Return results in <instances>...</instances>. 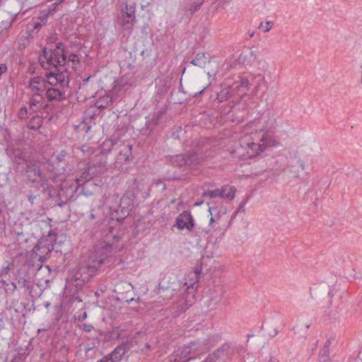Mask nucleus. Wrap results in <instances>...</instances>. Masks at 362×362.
Listing matches in <instances>:
<instances>
[{"label": "nucleus", "mask_w": 362, "mask_h": 362, "mask_svg": "<svg viewBox=\"0 0 362 362\" xmlns=\"http://www.w3.org/2000/svg\"><path fill=\"white\" fill-rule=\"evenodd\" d=\"M221 192L219 191V189H215L213 190H208L203 193V196L205 197H209L210 199H214L216 197H221Z\"/></svg>", "instance_id": "nucleus-32"}, {"label": "nucleus", "mask_w": 362, "mask_h": 362, "mask_svg": "<svg viewBox=\"0 0 362 362\" xmlns=\"http://www.w3.org/2000/svg\"><path fill=\"white\" fill-rule=\"evenodd\" d=\"M81 151L83 153L84 156H90L94 153V149L88 145L84 144L81 146Z\"/></svg>", "instance_id": "nucleus-35"}, {"label": "nucleus", "mask_w": 362, "mask_h": 362, "mask_svg": "<svg viewBox=\"0 0 362 362\" xmlns=\"http://www.w3.org/2000/svg\"><path fill=\"white\" fill-rule=\"evenodd\" d=\"M27 173H33L34 175H37L40 178V180L43 182H48L49 177L45 175L40 166L37 163H30L27 165Z\"/></svg>", "instance_id": "nucleus-17"}, {"label": "nucleus", "mask_w": 362, "mask_h": 362, "mask_svg": "<svg viewBox=\"0 0 362 362\" xmlns=\"http://www.w3.org/2000/svg\"><path fill=\"white\" fill-rule=\"evenodd\" d=\"M68 62H72L74 65L79 63V57L76 54H71L69 56Z\"/></svg>", "instance_id": "nucleus-41"}, {"label": "nucleus", "mask_w": 362, "mask_h": 362, "mask_svg": "<svg viewBox=\"0 0 362 362\" xmlns=\"http://www.w3.org/2000/svg\"><path fill=\"white\" fill-rule=\"evenodd\" d=\"M257 67L259 71L263 72L268 71L269 69V64L265 59H259L257 61Z\"/></svg>", "instance_id": "nucleus-33"}, {"label": "nucleus", "mask_w": 362, "mask_h": 362, "mask_svg": "<svg viewBox=\"0 0 362 362\" xmlns=\"http://www.w3.org/2000/svg\"><path fill=\"white\" fill-rule=\"evenodd\" d=\"M204 3V0H196L190 6H185V12L186 15H192L198 11Z\"/></svg>", "instance_id": "nucleus-25"}, {"label": "nucleus", "mask_w": 362, "mask_h": 362, "mask_svg": "<svg viewBox=\"0 0 362 362\" xmlns=\"http://www.w3.org/2000/svg\"><path fill=\"white\" fill-rule=\"evenodd\" d=\"M259 29L262 30L264 32H269L272 27L270 26V22L261 23L259 25Z\"/></svg>", "instance_id": "nucleus-40"}, {"label": "nucleus", "mask_w": 362, "mask_h": 362, "mask_svg": "<svg viewBox=\"0 0 362 362\" xmlns=\"http://www.w3.org/2000/svg\"><path fill=\"white\" fill-rule=\"evenodd\" d=\"M218 360H220L219 357H218L215 350L212 354H209L203 362H216Z\"/></svg>", "instance_id": "nucleus-39"}, {"label": "nucleus", "mask_w": 362, "mask_h": 362, "mask_svg": "<svg viewBox=\"0 0 362 362\" xmlns=\"http://www.w3.org/2000/svg\"><path fill=\"white\" fill-rule=\"evenodd\" d=\"M213 209L216 211V209H214L212 206H209V211L211 215H212V210ZM214 221H215V218L213 216H211V219H210V223H213Z\"/></svg>", "instance_id": "nucleus-47"}, {"label": "nucleus", "mask_w": 362, "mask_h": 362, "mask_svg": "<svg viewBox=\"0 0 362 362\" xmlns=\"http://www.w3.org/2000/svg\"><path fill=\"white\" fill-rule=\"evenodd\" d=\"M187 156V165H192L199 162L200 158L195 153H186Z\"/></svg>", "instance_id": "nucleus-30"}, {"label": "nucleus", "mask_w": 362, "mask_h": 362, "mask_svg": "<svg viewBox=\"0 0 362 362\" xmlns=\"http://www.w3.org/2000/svg\"><path fill=\"white\" fill-rule=\"evenodd\" d=\"M6 204L4 198L0 196V231L4 230L5 227V218L3 214V210L5 209Z\"/></svg>", "instance_id": "nucleus-29"}, {"label": "nucleus", "mask_w": 362, "mask_h": 362, "mask_svg": "<svg viewBox=\"0 0 362 362\" xmlns=\"http://www.w3.org/2000/svg\"><path fill=\"white\" fill-rule=\"evenodd\" d=\"M175 226L181 230L186 228L188 230H191L194 226V220L191 214L187 211H185L181 213L177 217L176 224Z\"/></svg>", "instance_id": "nucleus-9"}, {"label": "nucleus", "mask_w": 362, "mask_h": 362, "mask_svg": "<svg viewBox=\"0 0 362 362\" xmlns=\"http://www.w3.org/2000/svg\"><path fill=\"white\" fill-rule=\"evenodd\" d=\"M47 21V18L45 16H42L40 19V21H33L30 24V26L33 28V30H39L42 27V24H45Z\"/></svg>", "instance_id": "nucleus-34"}, {"label": "nucleus", "mask_w": 362, "mask_h": 362, "mask_svg": "<svg viewBox=\"0 0 362 362\" xmlns=\"http://www.w3.org/2000/svg\"><path fill=\"white\" fill-rule=\"evenodd\" d=\"M129 200L128 198L123 197L121 199L119 206L115 211L117 219H123L129 215L130 211L129 209Z\"/></svg>", "instance_id": "nucleus-15"}, {"label": "nucleus", "mask_w": 362, "mask_h": 362, "mask_svg": "<svg viewBox=\"0 0 362 362\" xmlns=\"http://www.w3.org/2000/svg\"><path fill=\"white\" fill-rule=\"evenodd\" d=\"M90 77L87 78L85 81H88V79H89Z\"/></svg>", "instance_id": "nucleus-62"}, {"label": "nucleus", "mask_w": 362, "mask_h": 362, "mask_svg": "<svg viewBox=\"0 0 362 362\" xmlns=\"http://www.w3.org/2000/svg\"><path fill=\"white\" fill-rule=\"evenodd\" d=\"M42 95L39 93H36L35 95L31 98L30 101V105L31 107L36 106L41 100H42Z\"/></svg>", "instance_id": "nucleus-37"}, {"label": "nucleus", "mask_w": 362, "mask_h": 362, "mask_svg": "<svg viewBox=\"0 0 362 362\" xmlns=\"http://www.w3.org/2000/svg\"><path fill=\"white\" fill-rule=\"evenodd\" d=\"M146 346V348H148V349H149V347H150V346H149V345H148V344H147Z\"/></svg>", "instance_id": "nucleus-63"}, {"label": "nucleus", "mask_w": 362, "mask_h": 362, "mask_svg": "<svg viewBox=\"0 0 362 362\" xmlns=\"http://www.w3.org/2000/svg\"><path fill=\"white\" fill-rule=\"evenodd\" d=\"M42 330H46V329H39L38 332H41Z\"/></svg>", "instance_id": "nucleus-61"}, {"label": "nucleus", "mask_w": 362, "mask_h": 362, "mask_svg": "<svg viewBox=\"0 0 362 362\" xmlns=\"http://www.w3.org/2000/svg\"><path fill=\"white\" fill-rule=\"evenodd\" d=\"M279 141L276 138L262 136L259 143L252 142L248 144L249 150L247 153H250L251 156H253L263 152L267 147H276L279 146Z\"/></svg>", "instance_id": "nucleus-5"}, {"label": "nucleus", "mask_w": 362, "mask_h": 362, "mask_svg": "<svg viewBox=\"0 0 362 362\" xmlns=\"http://www.w3.org/2000/svg\"><path fill=\"white\" fill-rule=\"evenodd\" d=\"M35 197H33L32 196L29 197V200L33 202V200Z\"/></svg>", "instance_id": "nucleus-57"}, {"label": "nucleus", "mask_w": 362, "mask_h": 362, "mask_svg": "<svg viewBox=\"0 0 362 362\" xmlns=\"http://www.w3.org/2000/svg\"><path fill=\"white\" fill-rule=\"evenodd\" d=\"M204 90H205V88H204L202 90H199V93H196V94L194 95V96H197V94H201V93H202L204 92Z\"/></svg>", "instance_id": "nucleus-54"}, {"label": "nucleus", "mask_w": 362, "mask_h": 362, "mask_svg": "<svg viewBox=\"0 0 362 362\" xmlns=\"http://www.w3.org/2000/svg\"><path fill=\"white\" fill-rule=\"evenodd\" d=\"M58 66H53L54 70L47 75L48 83L52 86L59 84L62 87H66L69 83V72L64 66L61 69Z\"/></svg>", "instance_id": "nucleus-4"}, {"label": "nucleus", "mask_w": 362, "mask_h": 362, "mask_svg": "<svg viewBox=\"0 0 362 362\" xmlns=\"http://www.w3.org/2000/svg\"><path fill=\"white\" fill-rule=\"evenodd\" d=\"M210 62V57L209 54L205 53H198L195 58L191 62V64L201 68H204Z\"/></svg>", "instance_id": "nucleus-20"}, {"label": "nucleus", "mask_w": 362, "mask_h": 362, "mask_svg": "<svg viewBox=\"0 0 362 362\" xmlns=\"http://www.w3.org/2000/svg\"><path fill=\"white\" fill-rule=\"evenodd\" d=\"M251 85L252 84L247 78H241L240 81L235 82L230 88L233 90H238L239 91H245L248 90Z\"/></svg>", "instance_id": "nucleus-21"}, {"label": "nucleus", "mask_w": 362, "mask_h": 362, "mask_svg": "<svg viewBox=\"0 0 362 362\" xmlns=\"http://www.w3.org/2000/svg\"><path fill=\"white\" fill-rule=\"evenodd\" d=\"M132 147L129 144H123L120 146L119 152L117 156V160L119 162L127 161L132 154Z\"/></svg>", "instance_id": "nucleus-18"}, {"label": "nucleus", "mask_w": 362, "mask_h": 362, "mask_svg": "<svg viewBox=\"0 0 362 362\" xmlns=\"http://www.w3.org/2000/svg\"><path fill=\"white\" fill-rule=\"evenodd\" d=\"M251 81L255 84L254 90L256 93H264L268 88V83L264 74H252Z\"/></svg>", "instance_id": "nucleus-11"}, {"label": "nucleus", "mask_w": 362, "mask_h": 362, "mask_svg": "<svg viewBox=\"0 0 362 362\" xmlns=\"http://www.w3.org/2000/svg\"><path fill=\"white\" fill-rule=\"evenodd\" d=\"M14 268L13 263H8L6 266H3L0 269V276L7 274L8 272Z\"/></svg>", "instance_id": "nucleus-36"}, {"label": "nucleus", "mask_w": 362, "mask_h": 362, "mask_svg": "<svg viewBox=\"0 0 362 362\" xmlns=\"http://www.w3.org/2000/svg\"><path fill=\"white\" fill-rule=\"evenodd\" d=\"M66 156V152L62 151L57 156V159L59 162H62L64 160L65 156Z\"/></svg>", "instance_id": "nucleus-44"}, {"label": "nucleus", "mask_w": 362, "mask_h": 362, "mask_svg": "<svg viewBox=\"0 0 362 362\" xmlns=\"http://www.w3.org/2000/svg\"><path fill=\"white\" fill-rule=\"evenodd\" d=\"M187 156L186 154L176 155L173 158V162L180 166L187 165Z\"/></svg>", "instance_id": "nucleus-31"}, {"label": "nucleus", "mask_w": 362, "mask_h": 362, "mask_svg": "<svg viewBox=\"0 0 362 362\" xmlns=\"http://www.w3.org/2000/svg\"><path fill=\"white\" fill-rule=\"evenodd\" d=\"M330 344H331V341H330L329 340H327V341L325 342V345H324L323 349H327V350H329V346H330Z\"/></svg>", "instance_id": "nucleus-48"}, {"label": "nucleus", "mask_w": 362, "mask_h": 362, "mask_svg": "<svg viewBox=\"0 0 362 362\" xmlns=\"http://www.w3.org/2000/svg\"><path fill=\"white\" fill-rule=\"evenodd\" d=\"M238 348L231 342L224 343L216 350V354L220 360L230 359L237 351Z\"/></svg>", "instance_id": "nucleus-10"}, {"label": "nucleus", "mask_w": 362, "mask_h": 362, "mask_svg": "<svg viewBox=\"0 0 362 362\" xmlns=\"http://www.w3.org/2000/svg\"><path fill=\"white\" fill-rule=\"evenodd\" d=\"M27 108L26 107H21L18 112V116L21 119H25L27 117Z\"/></svg>", "instance_id": "nucleus-42"}, {"label": "nucleus", "mask_w": 362, "mask_h": 362, "mask_svg": "<svg viewBox=\"0 0 362 362\" xmlns=\"http://www.w3.org/2000/svg\"><path fill=\"white\" fill-rule=\"evenodd\" d=\"M329 359V350L322 349L320 353V361L321 362H326Z\"/></svg>", "instance_id": "nucleus-38"}, {"label": "nucleus", "mask_w": 362, "mask_h": 362, "mask_svg": "<svg viewBox=\"0 0 362 362\" xmlns=\"http://www.w3.org/2000/svg\"><path fill=\"white\" fill-rule=\"evenodd\" d=\"M328 295L331 296H332V293H331L330 292H329V293H328Z\"/></svg>", "instance_id": "nucleus-64"}, {"label": "nucleus", "mask_w": 362, "mask_h": 362, "mask_svg": "<svg viewBox=\"0 0 362 362\" xmlns=\"http://www.w3.org/2000/svg\"><path fill=\"white\" fill-rule=\"evenodd\" d=\"M222 295L221 292L216 289L209 291V300L207 303V307L210 310H216L221 300Z\"/></svg>", "instance_id": "nucleus-16"}, {"label": "nucleus", "mask_w": 362, "mask_h": 362, "mask_svg": "<svg viewBox=\"0 0 362 362\" xmlns=\"http://www.w3.org/2000/svg\"><path fill=\"white\" fill-rule=\"evenodd\" d=\"M91 326L90 325H83V329L86 331V332H90L91 330L90 329Z\"/></svg>", "instance_id": "nucleus-49"}, {"label": "nucleus", "mask_w": 362, "mask_h": 362, "mask_svg": "<svg viewBox=\"0 0 362 362\" xmlns=\"http://www.w3.org/2000/svg\"><path fill=\"white\" fill-rule=\"evenodd\" d=\"M247 337H248V339H249L250 338L253 337V334H249Z\"/></svg>", "instance_id": "nucleus-60"}, {"label": "nucleus", "mask_w": 362, "mask_h": 362, "mask_svg": "<svg viewBox=\"0 0 362 362\" xmlns=\"http://www.w3.org/2000/svg\"><path fill=\"white\" fill-rule=\"evenodd\" d=\"M129 349V344H122L117 346L110 354L105 356L98 362H119Z\"/></svg>", "instance_id": "nucleus-8"}, {"label": "nucleus", "mask_w": 362, "mask_h": 362, "mask_svg": "<svg viewBox=\"0 0 362 362\" xmlns=\"http://www.w3.org/2000/svg\"><path fill=\"white\" fill-rule=\"evenodd\" d=\"M7 70V67L5 64H0V75L5 73Z\"/></svg>", "instance_id": "nucleus-46"}, {"label": "nucleus", "mask_w": 362, "mask_h": 362, "mask_svg": "<svg viewBox=\"0 0 362 362\" xmlns=\"http://www.w3.org/2000/svg\"><path fill=\"white\" fill-rule=\"evenodd\" d=\"M135 4L130 3L126 4L124 8L122 9V12L124 13L127 18L133 21L135 18Z\"/></svg>", "instance_id": "nucleus-26"}, {"label": "nucleus", "mask_w": 362, "mask_h": 362, "mask_svg": "<svg viewBox=\"0 0 362 362\" xmlns=\"http://www.w3.org/2000/svg\"><path fill=\"white\" fill-rule=\"evenodd\" d=\"M254 125L256 127L261 126L259 130L263 132L262 136H268L272 138H275L274 134L277 127V119L274 115L260 119L255 122Z\"/></svg>", "instance_id": "nucleus-6"}, {"label": "nucleus", "mask_w": 362, "mask_h": 362, "mask_svg": "<svg viewBox=\"0 0 362 362\" xmlns=\"http://www.w3.org/2000/svg\"><path fill=\"white\" fill-rule=\"evenodd\" d=\"M248 34H249V36L250 37H252L254 36V35H255V32L254 31H249Z\"/></svg>", "instance_id": "nucleus-53"}, {"label": "nucleus", "mask_w": 362, "mask_h": 362, "mask_svg": "<svg viewBox=\"0 0 362 362\" xmlns=\"http://www.w3.org/2000/svg\"><path fill=\"white\" fill-rule=\"evenodd\" d=\"M132 288L133 286L129 283L121 282L117 284L115 286V288L114 290V291L117 293V300L127 303L133 301L134 300V298H129L128 297L124 296V293H122L123 290L126 291L127 293L131 292Z\"/></svg>", "instance_id": "nucleus-12"}, {"label": "nucleus", "mask_w": 362, "mask_h": 362, "mask_svg": "<svg viewBox=\"0 0 362 362\" xmlns=\"http://www.w3.org/2000/svg\"><path fill=\"white\" fill-rule=\"evenodd\" d=\"M244 206H245V203H242L240 205V207H239V210H243L244 211Z\"/></svg>", "instance_id": "nucleus-52"}, {"label": "nucleus", "mask_w": 362, "mask_h": 362, "mask_svg": "<svg viewBox=\"0 0 362 362\" xmlns=\"http://www.w3.org/2000/svg\"><path fill=\"white\" fill-rule=\"evenodd\" d=\"M46 257L45 256H43L42 255H39V261L43 262L45 260Z\"/></svg>", "instance_id": "nucleus-50"}, {"label": "nucleus", "mask_w": 362, "mask_h": 362, "mask_svg": "<svg viewBox=\"0 0 362 362\" xmlns=\"http://www.w3.org/2000/svg\"><path fill=\"white\" fill-rule=\"evenodd\" d=\"M26 0H1L6 10H0V35L8 32Z\"/></svg>", "instance_id": "nucleus-2"}, {"label": "nucleus", "mask_w": 362, "mask_h": 362, "mask_svg": "<svg viewBox=\"0 0 362 362\" xmlns=\"http://www.w3.org/2000/svg\"><path fill=\"white\" fill-rule=\"evenodd\" d=\"M232 96V93L230 90L229 88H224L222 89L219 93L217 94V99L219 102H223L225 100H227Z\"/></svg>", "instance_id": "nucleus-28"}, {"label": "nucleus", "mask_w": 362, "mask_h": 362, "mask_svg": "<svg viewBox=\"0 0 362 362\" xmlns=\"http://www.w3.org/2000/svg\"><path fill=\"white\" fill-rule=\"evenodd\" d=\"M57 234L52 230L48 232L45 239L42 240L34 247V250H38L43 255H47L54 250V243L56 241Z\"/></svg>", "instance_id": "nucleus-7"}, {"label": "nucleus", "mask_w": 362, "mask_h": 362, "mask_svg": "<svg viewBox=\"0 0 362 362\" xmlns=\"http://www.w3.org/2000/svg\"><path fill=\"white\" fill-rule=\"evenodd\" d=\"M269 362H277L276 360L271 358Z\"/></svg>", "instance_id": "nucleus-58"}, {"label": "nucleus", "mask_w": 362, "mask_h": 362, "mask_svg": "<svg viewBox=\"0 0 362 362\" xmlns=\"http://www.w3.org/2000/svg\"><path fill=\"white\" fill-rule=\"evenodd\" d=\"M89 168H84L81 173V175L76 178V183L78 185H83L85 182L90 180L92 178V175L90 173Z\"/></svg>", "instance_id": "nucleus-27"}, {"label": "nucleus", "mask_w": 362, "mask_h": 362, "mask_svg": "<svg viewBox=\"0 0 362 362\" xmlns=\"http://www.w3.org/2000/svg\"><path fill=\"white\" fill-rule=\"evenodd\" d=\"M202 272V267L201 265L197 266L193 271L190 272L187 278L185 279V282L184 286L187 288L186 289H189L190 288H193L194 285L197 284L199 279V274Z\"/></svg>", "instance_id": "nucleus-13"}, {"label": "nucleus", "mask_w": 362, "mask_h": 362, "mask_svg": "<svg viewBox=\"0 0 362 362\" xmlns=\"http://www.w3.org/2000/svg\"><path fill=\"white\" fill-rule=\"evenodd\" d=\"M39 61L45 69H50L51 66L59 67L64 66L67 62L64 45L62 42L57 44L54 49L45 48L43 54L40 55Z\"/></svg>", "instance_id": "nucleus-3"}, {"label": "nucleus", "mask_w": 362, "mask_h": 362, "mask_svg": "<svg viewBox=\"0 0 362 362\" xmlns=\"http://www.w3.org/2000/svg\"><path fill=\"white\" fill-rule=\"evenodd\" d=\"M95 218V215L93 212L90 213V216H89V219L90 220H93Z\"/></svg>", "instance_id": "nucleus-51"}, {"label": "nucleus", "mask_w": 362, "mask_h": 362, "mask_svg": "<svg viewBox=\"0 0 362 362\" xmlns=\"http://www.w3.org/2000/svg\"><path fill=\"white\" fill-rule=\"evenodd\" d=\"M29 87L33 92L39 93L43 92L46 89V81L40 76H35L30 79Z\"/></svg>", "instance_id": "nucleus-14"}, {"label": "nucleus", "mask_w": 362, "mask_h": 362, "mask_svg": "<svg viewBox=\"0 0 362 362\" xmlns=\"http://www.w3.org/2000/svg\"><path fill=\"white\" fill-rule=\"evenodd\" d=\"M219 191L221 192V197L227 199L229 201H231L234 199L236 189L234 186L226 185L219 188Z\"/></svg>", "instance_id": "nucleus-19"}, {"label": "nucleus", "mask_w": 362, "mask_h": 362, "mask_svg": "<svg viewBox=\"0 0 362 362\" xmlns=\"http://www.w3.org/2000/svg\"><path fill=\"white\" fill-rule=\"evenodd\" d=\"M250 54H251L252 56H254V57H255V58L256 59V54H255V51H251V52H250Z\"/></svg>", "instance_id": "nucleus-56"}, {"label": "nucleus", "mask_w": 362, "mask_h": 362, "mask_svg": "<svg viewBox=\"0 0 362 362\" xmlns=\"http://www.w3.org/2000/svg\"><path fill=\"white\" fill-rule=\"evenodd\" d=\"M117 252L112 246L107 243H102L95 247L91 255L81 264L76 274V278L83 283L88 282L98 272L103 264L109 263L112 255Z\"/></svg>", "instance_id": "nucleus-1"}, {"label": "nucleus", "mask_w": 362, "mask_h": 362, "mask_svg": "<svg viewBox=\"0 0 362 362\" xmlns=\"http://www.w3.org/2000/svg\"><path fill=\"white\" fill-rule=\"evenodd\" d=\"M42 223L45 225V226H48L49 223H47V221H43Z\"/></svg>", "instance_id": "nucleus-59"}, {"label": "nucleus", "mask_w": 362, "mask_h": 362, "mask_svg": "<svg viewBox=\"0 0 362 362\" xmlns=\"http://www.w3.org/2000/svg\"><path fill=\"white\" fill-rule=\"evenodd\" d=\"M199 350V343L196 341L190 342L187 346H185L181 352V355L186 357L192 352Z\"/></svg>", "instance_id": "nucleus-23"}, {"label": "nucleus", "mask_w": 362, "mask_h": 362, "mask_svg": "<svg viewBox=\"0 0 362 362\" xmlns=\"http://www.w3.org/2000/svg\"><path fill=\"white\" fill-rule=\"evenodd\" d=\"M112 98L108 95H105L96 100L95 106L98 109H104L112 105Z\"/></svg>", "instance_id": "nucleus-22"}, {"label": "nucleus", "mask_w": 362, "mask_h": 362, "mask_svg": "<svg viewBox=\"0 0 362 362\" xmlns=\"http://www.w3.org/2000/svg\"><path fill=\"white\" fill-rule=\"evenodd\" d=\"M46 95L49 100H59L63 95V93L58 88H50L47 90Z\"/></svg>", "instance_id": "nucleus-24"}, {"label": "nucleus", "mask_w": 362, "mask_h": 362, "mask_svg": "<svg viewBox=\"0 0 362 362\" xmlns=\"http://www.w3.org/2000/svg\"><path fill=\"white\" fill-rule=\"evenodd\" d=\"M297 163L300 165L302 170H305V165L300 158H298Z\"/></svg>", "instance_id": "nucleus-45"}, {"label": "nucleus", "mask_w": 362, "mask_h": 362, "mask_svg": "<svg viewBox=\"0 0 362 362\" xmlns=\"http://www.w3.org/2000/svg\"><path fill=\"white\" fill-rule=\"evenodd\" d=\"M165 81H167L163 78H156V85H159V86L164 87V88L161 90V92L165 91V90H166V82Z\"/></svg>", "instance_id": "nucleus-43"}, {"label": "nucleus", "mask_w": 362, "mask_h": 362, "mask_svg": "<svg viewBox=\"0 0 362 362\" xmlns=\"http://www.w3.org/2000/svg\"><path fill=\"white\" fill-rule=\"evenodd\" d=\"M16 233H17L18 235H23V233L22 230L21 231H17Z\"/></svg>", "instance_id": "nucleus-55"}]
</instances>
